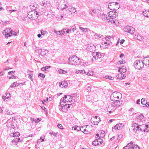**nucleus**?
Here are the masks:
<instances>
[{
	"label": "nucleus",
	"mask_w": 149,
	"mask_h": 149,
	"mask_svg": "<svg viewBox=\"0 0 149 149\" xmlns=\"http://www.w3.org/2000/svg\"><path fill=\"white\" fill-rule=\"evenodd\" d=\"M68 2L64 0H58L56 2V5L58 9L63 10L67 8L68 6Z\"/></svg>",
	"instance_id": "1"
},
{
	"label": "nucleus",
	"mask_w": 149,
	"mask_h": 149,
	"mask_svg": "<svg viewBox=\"0 0 149 149\" xmlns=\"http://www.w3.org/2000/svg\"><path fill=\"white\" fill-rule=\"evenodd\" d=\"M69 62H67V63L74 65H78L80 63L79 58L76 56H73L71 58L68 59Z\"/></svg>",
	"instance_id": "2"
},
{
	"label": "nucleus",
	"mask_w": 149,
	"mask_h": 149,
	"mask_svg": "<svg viewBox=\"0 0 149 149\" xmlns=\"http://www.w3.org/2000/svg\"><path fill=\"white\" fill-rule=\"evenodd\" d=\"M38 16V13L35 10L29 11L28 13L27 17L31 19L34 20L37 19Z\"/></svg>",
	"instance_id": "3"
},
{
	"label": "nucleus",
	"mask_w": 149,
	"mask_h": 149,
	"mask_svg": "<svg viewBox=\"0 0 149 149\" xmlns=\"http://www.w3.org/2000/svg\"><path fill=\"white\" fill-rule=\"evenodd\" d=\"M109 9L111 10H117L120 7L119 4L116 2H111L108 5Z\"/></svg>",
	"instance_id": "4"
},
{
	"label": "nucleus",
	"mask_w": 149,
	"mask_h": 149,
	"mask_svg": "<svg viewBox=\"0 0 149 149\" xmlns=\"http://www.w3.org/2000/svg\"><path fill=\"white\" fill-rule=\"evenodd\" d=\"M136 131L140 130L141 131H143L144 132H146L149 131V126L148 124L146 123V124H143L141 125L136 126Z\"/></svg>",
	"instance_id": "5"
},
{
	"label": "nucleus",
	"mask_w": 149,
	"mask_h": 149,
	"mask_svg": "<svg viewBox=\"0 0 149 149\" xmlns=\"http://www.w3.org/2000/svg\"><path fill=\"white\" fill-rule=\"evenodd\" d=\"M121 104V102L120 101H119L118 100V101H116L113 104H111V105H109L108 107H107V110L108 111L109 110V108L110 107L111 108V110L113 111L117 107L120 106Z\"/></svg>",
	"instance_id": "6"
},
{
	"label": "nucleus",
	"mask_w": 149,
	"mask_h": 149,
	"mask_svg": "<svg viewBox=\"0 0 149 149\" xmlns=\"http://www.w3.org/2000/svg\"><path fill=\"white\" fill-rule=\"evenodd\" d=\"M134 66L136 69L140 70L143 68L144 64L142 61L136 60L135 61L134 63Z\"/></svg>",
	"instance_id": "7"
},
{
	"label": "nucleus",
	"mask_w": 149,
	"mask_h": 149,
	"mask_svg": "<svg viewBox=\"0 0 149 149\" xmlns=\"http://www.w3.org/2000/svg\"><path fill=\"white\" fill-rule=\"evenodd\" d=\"M120 95V93L118 92H115L113 93L110 96V99L112 101H118V100L119 97V95Z\"/></svg>",
	"instance_id": "8"
},
{
	"label": "nucleus",
	"mask_w": 149,
	"mask_h": 149,
	"mask_svg": "<svg viewBox=\"0 0 149 149\" xmlns=\"http://www.w3.org/2000/svg\"><path fill=\"white\" fill-rule=\"evenodd\" d=\"M93 58L91 60L92 61H95L98 60V58H100L102 55L100 52H93L92 54Z\"/></svg>",
	"instance_id": "9"
},
{
	"label": "nucleus",
	"mask_w": 149,
	"mask_h": 149,
	"mask_svg": "<svg viewBox=\"0 0 149 149\" xmlns=\"http://www.w3.org/2000/svg\"><path fill=\"white\" fill-rule=\"evenodd\" d=\"M11 31V28H8L4 31L3 32V34L5 36V38H7L8 37H10L11 36V34H10Z\"/></svg>",
	"instance_id": "10"
},
{
	"label": "nucleus",
	"mask_w": 149,
	"mask_h": 149,
	"mask_svg": "<svg viewBox=\"0 0 149 149\" xmlns=\"http://www.w3.org/2000/svg\"><path fill=\"white\" fill-rule=\"evenodd\" d=\"M124 125L122 123H119L116 124L114 127V128H112V131L114 132L115 130H119L123 127Z\"/></svg>",
	"instance_id": "11"
},
{
	"label": "nucleus",
	"mask_w": 149,
	"mask_h": 149,
	"mask_svg": "<svg viewBox=\"0 0 149 149\" xmlns=\"http://www.w3.org/2000/svg\"><path fill=\"white\" fill-rule=\"evenodd\" d=\"M143 63L147 67H149V56L146 57L143 59Z\"/></svg>",
	"instance_id": "12"
},
{
	"label": "nucleus",
	"mask_w": 149,
	"mask_h": 149,
	"mask_svg": "<svg viewBox=\"0 0 149 149\" xmlns=\"http://www.w3.org/2000/svg\"><path fill=\"white\" fill-rule=\"evenodd\" d=\"M103 142V141L102 139H97L95 140H94L93 142V145L95 146H97L98 145L102 143Z\"/></svg>",
	"instance_id": "13"
},
{
	"label": "nucleus",
	"mask_w": 149,
	"mask_h": 149,
	"mask_svg": "<svg viewBox=\"0 0 149 149\" xmlns=\"http://www.w3.org/2000/svg\"><path fill=\"white\" fill-rule=\"evenodd\" d=\"M40 5L44 7H47L49 6L50 5L49 1H43L40 3Z\"/></svg>",
	"instance_id": "14"
},
{
	"label": "nucleus",
	"mask_w": 149,
	"mask_h": 149,
	"mask_svg": "<svg viewBox=\"0 0 149 149\" xmlns=\"http://www.w3.org/2000/svg\"><path fill=\"white\" fill-rule=\"evenodd\" d=\"M68 83L66 81H64L59 83V86L61 88L66 87L68 86Z\"/></svg>",
	"instance_id": "15"
},
{
	"label": "nucleus",
	"mask_w": 149,
	"mask_h": 149,
	"mask_svg": "<svg viewBox=\"0 0 149 149\" xmlns=\"http://www.w3.org/2000/svg\"><path fill=\"white\" fill-rule=\"evenodd\" d=\"M38 52L42 56L46 55L48 52L47 50H45L44 49H39L38 50Z\"/></svg>",
	"instance_id": "16"
},
{
	"label": "nucleus",
	"mask_w": 149,
	"mask_h": 149,
	"mask_svg": "<svg viewBox=\"0 0 149 149\" xmlns=\"http://www.w3.org/2000/svg\"><path fill=\"white\" fill-rule=\"evenodd\" d=\"M100 118L97 116H95L94 118V120L93 121V124L95 125H96L98 124L99 122L100 121Z\"/></svg>",
	"instance_id": "17"
},
{
	"label": "nucleus",
	"mask_w": 149,
	"mask_h": 149,
	"mask_svg": "<svg viewBox=\"0 0 149 149\" xmlns=\"http://www.w3.org/2000/svg\"><path fill=\"white\" fill-rule=\"evenodd\" d=\"M68 11L71 13H74L77 14V10L75 8L72 7H69L68 9Z\"/></svg>",
	"instance_id": "18"
},
{
	"label": "nucleus",
	"mask_w": 149,
	"mask_h": 149,
	"mask_svg": "<svg viewBox=\"0 0 149 149\" xmlns=\"http://www.w3.org/2000/svg\"><path fill=\"white\" fill-rule=\"evenodd\" d=\"M4 114L6 115H12L14 113L9 109H7L4 111Z\"/></svg>",
	"instance_id": "19"
},
{
	"label": "nucleus",
	"mask_w": 149,
	"mask_h": 149,
	"mask_svg": "<svg viewBox=\"0 0 149 149\" xmlns=\"http://www.w3.org/2000/svg\"><path fill=\"white\" fill-rule=\"evenodd\" d=\"M125 77L126 76L125 75L121 73H119L116 76V77L117 78L120 79H124L125 78Z\"/></svg>",
	"instance_id": "20"
},
{
	"label": "nucleus",
	"mask_w": 149,
	"mask_h": 149,
	"mask_svg": "<svg viewBox=\"0 0 149 149\" xmlns=\"http://www.w3.org/2000/svg\"><path fill=\"white\" fill-rule=\"evenodd\" d=\"M5 95H3L2 96V99L4 100V101H7V99H9L10 97V93H5Z\"/></svg>",
	"instance_id": "21"
},
{
	"label": "nucleus",
	"mask_w": 149,
	"mask_h": 149,
	"mask_svg": "<svg viewBox=\"0 0 149 149\" xmlns=\"http://www.w3.org/2000/svg\"><path fill=\"white\" fill-rule=\"evenodd\" d=\"M118 16V13L116 12L114 14H113V15L112 16L111 18L110 19H109V21H110L111 22V23H115V21L113 20V19L116 17Z\"/></svg>",
	"instance_id": "22"
},
{
	"label": "nucleus",
	"mask_w": 149,
	"mask_h": 149,
	"mask_svg": "<svg viewBox=\"0 0 149 149\" xmlns=\"http://www.w3.org/2000/svg\"><path fill=\"white\" fill-rule=\"evenodd\" d=\"M134 110L133 108H131L128 111V114L130 116H132L133 115L134 113Z\"/></svg>",
	"instance_id": "23"
},
{
	"label": "nucleus",
	"mask_w": 149,
	"mask_h": 149,
	"mask_svg": "<svg viewBox=\"0 0 149 149\" xmlns=\"http://www.w3.org/2000/svg\"><path fill=\"white\" fill-rule=\"evenodd\" d=\"M67 98H68V99H67L66 100H65V102H72L74 103V102H75V101L74 99L72 98L71 97H68V95L67 96Z\"/></svg>",
	"instance_id": "24"
},
{
	"label": "nucleus",
	"mask_w": 149,
	"mask_h": 149,
	"mask_svg": "<svg viewBox=\"0 0 149 149\" xmlns=\"http://www.w3.org/2000/svg\"><path fill=\"white\" fill-rule=\"evenodd\" d=\"M91 33L93 36V38H94L95 39H97L98 38H101V36L98 34L93 32Z\"/></svg>",
	"instance_id": "25"
},
{
	"label": "nucleus",
	"mask_w": 149,
	"mask_h": 149,
	"mask_svg": "<svg viewBox=\"0 0 149 149\" xmlns=\"http://www.w3.org/2000/svg\"><path fill=\"white\" fill-rule=\"evenodd\" d=\"M118 71L121 73H124L126 71V68L125 66H123L121 68L119 67Z\"/></svg>",
	"instance_id": "26"
},
{
	"label": "nucleus",
	"mask_w": 149,
	"mask_h": 149,
	"mask_svg": "<svg viewBox=\"0 0 149 149\" xmlns=\"http://www.w3.org/2000/svg\"><path fill=\"white\" fill-rule=\"evenodd\" d=\"M99 17L102 20H106L107 19V17L106 15L103 14H100Z\"/></svg>",
	"instance_id": "27"
},
{
	"label": "nucleus",
	"mask_w": 149,
	"mask_h": 149,
	"mask_svg": "<svg viewBox=\"0 0 149 149\" xmlns=\"http://www.w3.org/2000/svg\"><path fill=\"white\" fill-rule=\"evenodd\" d=\"M8 125L9 127L13 129H14L16 127V125H14V123L11 122L9 123L8 124Z\"/></svg>",
	"instance_id": "28"
},
{
	"label": "nucleus",
	"mask_w": 149,
	"mask_h": 149,
	"mask_svg": "<svg viewBox=\"0 0 149 149\" xmlns=\"http://www.w3.org/2000/svg\"><path fill=\"white\" fill-rule=\"evenodd\" d=\"M130 28V29L129 30V31L127 33H130L132 34H133L135 32V29L132 26H131Z\"/></svg>",
	"instance_id": "29"
},
{
	"label": "nucleus",
	"mask_w": 149,
	"mask_h": 149,
	"mask_svg": "<svg viewBox=\"0 0 149 149\" xmlns=\"http://www.w3.org/2000/svg\"><path fill=\"white\" fill-rule=\"evenodd\" d=\"M20 134L18 132H15V133H11L10 134V136L15 137H17Z\"/></svg>",
	"instance_id": "30"
},
{
	"label": "nucleus",
	"mask_w": 149,
	"mask_h": 149,
	"mask_svg": "<svg viewBox=\"0 0 149 149\" xmlns=\"http://www.w3.org/2000/svg\"><path fill=\"white\" fill-rule=\"evenodd\" d=\"M68 97L67 95H65L64 96L63 99H61L60 100V104H62V103H65L66 102H65V99L67 98Z\"/></svg>",
	"instance_id": "31"
},
{
	"label": "nucleus",
	"mask_w": 149,
	"mask_h": 149,
	"mask_svg": "<svg viewBox=\"0 0 149 149\" xmlns=\"http://www.w3.org/2000/svg\"><path fill=\"white\" fill-rule=\"evenodd\" d=\"M116 11H110L108 13V16L109 17H110V19L111 18L112 16L113 15V14L116 13Z\"/></svg>",
	"instance_id": "32"
},
{
	"label": "nucleus",
	"mask_w": 149,
	"mask_h": 149,
	"mask_svg": "<svg viewBox=\"0 0 149 149\" xmlns=\"http://www.w3.org/2000/svg\"><path fill=\"white\" fill-rule=\"evenodd\" d=\"M143 15L146 17H149V10H146L143 11Z\"/></svg>",
	"instance_id": "33"
},
{
	"label": "nucleus",
	"mask_w": 149,
	"mask_h": 149,
	"mask_svg": "<svg viewBox=\"0 0 149 149\" xmlns=\"http://www.w3.org/2000/svg\"><path fill=\"white\" fill-rule=\"evenodd\" d=\"M71 105V104H65V105H64L63 104V110H68V109L69 108H70V105Z\"/></svg>",
	"instance_id": "34"
},
{
	"label": "nucleus",
	"mask_w": 149,
	"mask_h": 149,
	"mask_svg": "<svg viewBox=\"0 0 149 149\" xmlns=\"http://www.w3.org/2000/svg\"><path fill=\"white\" fill-rule=\"evenodd\" d=\"M72 129L73 130H77V131H79V130H81V128L80 127H79L77 126H74L72 127Z\"/></svg>",
	"instance_id": "35"
},
{
	"label": "nucleus",
	"mask_w": 149,
	"mask_h": 149,
	"mask_svg": "<svg viewBox=\"0 0 149 149\" xmlns=\"http://www.w3.org/2000/svg\"><path fill=\"white\" fill-rule=\"evenodd\" d=\"M76 73L77 74H80V73H86V72L84 70H77L76 71Z\"/></svg>",
	"instance_id": "36"
},
{
	"label": "nucleus",
	"mask_w": 149,
	"mask_h": 149,
	"mask_svg": "<svg viewBox=\"0 0 149 149\" xmlns=\"http://www.w3.org/2000/svg\"><path fill=\"white\" fill-rule=\"evenodd\" d=\"M137 39L139 40H142L144 39L143 37L140 34L137 35Z\"/></svg>",
	"instance_id": "37"
},
{
	"label": "nucleus",
	"mask_w": 149,
	"mask_h": 149,
	"mask_svg": "<svg viewBox=\"0 0 149 149\" xmlns=\"http://www.w3.org/2000/svg\"><path fill=\"white\" fill-rule=\"evenodd\" d=\"M63 104H60L58 105L59 109L60 111H64L63 108Z\"/></svg>",
	"instance_id": "38"
},
{
	"label": "nucleus",
	"mask_w": 149,
	"mask_h": 149,
	"mask_svg": "<svg viewBox=\"0 0 149 149\" xmlns=\"http://www.w3.org/2000/svg\"><path fill=\"white\" fill-rule=\"evenodd\" d=\"M79 28L83 32L86 33L87 32V28H82L80 26H79Z\"/></svg>",
	"instance_id": "39"
},
{
	"label": "nucleus",
	"mask_w": 149,
	"mask_h": 149,
	"mask_svg": "<svg viewBox=\"0 0 149 149\" xmlns=\"http://www.w3.org/2000/svg\"><path fill=\"white\" fill-rule=\"evenodd\" d=\"M32 71H31L30 72L29 74V78L32 81H33V79L32 77V76L33 75V74L31 72H32Z\"/></svg>",
	"instance_id": "40"
},
{
	"label": "nucleus",
	"mask_w": 149,
	"mask_h": 149,
	"mask_svg": "<svg viewBox=\"0 0 149 149\" xmlns=\"http://www.w3.org/2000/svg\"><path fill=\"white\" fill-rule=\"evenodd\" d=\"M45 137L44 136H43L40 137V139H39L37 143H38V142H41L42 141H44V138Z\"/></svg>",
	"instance_id": "41"
},
{
	"label": "nucleus",
	"mask_w": 149,
	"mask_h": 149,
	"mask_svg": "<svg viewBox=\"0 0 149 149\" xmlns=\"http://www.w3.org/2000/svg\"><path fill=\"white\" fill-rule=\"evenodd\" d=\"M85 74L88 75L93 76V71H89L87 72H86Z\"/></svg>",
	"instance_id": "42"
},
{
	"label": "nucleus",
	"mask_w": 149,
	"mask_h": 149,
	"mask_svg": "<svg viewBox=\"0 0 149 149\" xmlns=\"http://www.w3.org/2000/svg\"><path fill=\"white\" fill-rule=\"evenodd\" d=\"M58 72L60 74L62 73L63 74H65L67 73V72L66 71L63 70L62 69H60L58 70Z\"/></svg>",
	"instance_id": "43"
},
{
	"label": "nucleus",
	"mask_w": 149,
	"mask_h": 149,
	"mask_svg": "<svg viewBox=\"0 0 149 149\" xmlns=\"http://www.w3.org/2000/svg\"><path fill=\"white\" fill-rule=\"evenodd\" d=\"M104 78H106V79H109V80H113V79H114V78L113 77H111L110 76H105V77H104Z\"/></svg>",
	"instance_id": "44"
},
{
	"label": "nucleus",
	"mask_w": 149,
	"mask_h": 149,
	"mask_svg": "<svg viewBox=\"0 0 149 149\" xmlns=\"http://www.w3.org/2000/svg\"><path fill=\"white\" fill-rule=\"evenodd\" d=\"M11 76L10 75H9L8 74V76H7V77L10 79H15L16 78L15 76L13 75L12 74H11Z\"/></svg>",
	"instance_id": "45"
},
{
	"label": "nucleus",
	"mask_w": 149,
	"mask_h": 149,
	"mask_svg": "<svg viewBox=\"0 0 149 149\" xmlns=\"http://www.w3.org/2000/svg\"><path fill=\"white\" fill-rule=\"evenodd\" d=\"M131 26H127L125 28L124 31L125 32H128L129 29H130V28Z\"/></svg>",
	"instance_id": "46"
},
{
	"label": "nucleus",
	"mask_w": 149,
	"mask_h": 149,
	"mask_svg": "<svg viewBox=\"0 0 149 149\" xmlns=\"http://www.w3.org/2000/svg\"><path fill=\"white\" fill-rule=\"evenodd\" d=\"M91 86H88L87 85L86 86V90L87 91H91Z\"/></svg>",
	"instance_id": "47"
},
{
	"label": "nucleus",
	"mask_w": 149,
	"mask_h": 149,
	"mask_svg": "<svg viewBox=\"0 0 149 149\" xmlns=\"http://www.w3.org/2000/svg\"><path fill=\"white\" fill-rule=\"evenodd\" d=\"M42 35L44 36L45 34H47L48 33L47 31H44L42 30L40 31Z\"/></svg>",
	"instance_id": "48"
},
{
	"label": "nucleus",
	"mask_w": 149,
	"mask_h": 149,
	"mask_svg": "<svg viewBox=\"0 0 149 149\" xmlns=\"http://www.w3.org/2000/svg\"><path fill=\"white\" fill-rule=\"evenodd\" d=\"M17 83L16 82H14L13 83L12 85L10 86V87L12 88L17 86Z\"/></svg>",
	"instance_id": "49"
},
{
	"label": "nucleus",
	"mask_w": 149,
	"mask_h": 149,
	"mask_svg": "<svg viewBox=\"0 0 149 149\" xmlns=\"http://www.w3.org/2000/svg\"><path fill=\"white\" fill-rule=\"evenodd\" d=\"M92 49V50H94L96 48V47L95 45H94L93 44H91V45H90V47Z\"/></svg>",
	"instance_id": "50"
},
{
	"label": "nucleus",
	"mask_w": 149,
	"mask_h": 149,
	"mask_svg": "<svg viewBox=\"0 0 149 149\" xmlns=\"http://www.w3.org/2000/svg\"><path fill=\"white\" fill-rule=\"evenodd\" d=\"M144 117V116L143 115H139L138 116H137V119L140 120H141L142 119H143Z\"/></svg>",
	"instance_id": "51"
},
{
	"label": "nucleus",
	"mask_w": 149,
	"mask_h": 149,
	"mask_svg": "<svg viewBox=\"0 0 149 149\" xmlns=\"http://www.w3.org/2000/svg\"><path fill=\"white\" fill-rule=\"evenodd\" d=\"M77 95V93H76L74 94H72L70 95H68V97H72V98L74 99V98L75 96H76Z\"/></svg>",
	"instance_id": "52"
},
{
	"label": "nucleus",
	"mask_w": 149,
	"mask_h": 149,
	"mask_svg": "<svg viewBox=\"0 0 149 149\" xmlns=\"http://www.w3.org/2000/svg\"><path fill=\"white\" fill-rule=\"evenodd\" d=\"M38 76L40 77H42V78L43 79L45 77V75L44 74L41 73H40L38 74Z\"/></svg>",
	"instance_id": "53"
},
{
	"label": "nucleus",
	"mask_w": 149,
	"mask_h": 149,
	"mask_svg": "<svg viewBox=\"0 0 149 149\" xmlns=\"http://www.w3.org/2000/svg\"><path fill=\"white\" fill-rule=\"evenodd\" d=\"M65 31L67 33H69L71 32V29H65Z\"/></svg>",
	"instance_id": "54"
},
{
	"label": "nucleus",
	"mask_w": 149,
	"mask_h": 149,
	"mask_svg": "<svg viewBox=\"0 0 149 149\" xmlns=\"http://www.w3.org/2000/svg\"><path fill=\"white\" fill-rule=\"evenodd\" d=\"M131 143H129L127 145L123 148V149H129L130 148L128 145H131Z\"/></svg>",
	"instance_id": "55"
},
{
	"label": "nucleus",
	"mask_w": 149,
	"mask_h": 149,
	"mask_svg": "<svg viewBox=\"0 0 149 149\" xmlns=\"http://www.w3.org/2000/svg\"><path fill=\"white\" fill-rule=\"evenodd\" d=\"M105 132L103 131V130H101V134H100V137H103L104 136H105L104 134Z\"/></svg>",
	"instance_id": "56"
},
{
	"label": "nucleus",
	"mask_w": 149,
	"mask_h": 149,
	"mask_svg": "<svg viewBox=\"0 0 149 149\" xmlns=\"http://www.w3.org/2000/svg\"><path fill=\"white\" fill-rule=\"evenodd\" d=\"M10 34H11V36L12 35H14L15 36H16L17 35V34L14 31H12V30H11V32L10 33Z\"/></svg>",
	"instance_id": "57"
},
{
	"label": "nucleus",
	"mask_w": 149,
	"mask_h": 149,
	"mask_svg": "<svg viewBox=\"0 0 149 149\" xmlns=\"http://www.w3.org/2000/svg\"><path fill=\"white\" fill-rule=\"evenodd\" d=\"M132 149H139V147L137 145L136 146L134 144V146L132 148Z\"/></svg>",
	"instance_id": "58"
},
{
	"label": "nucleus",
	"mask_w": 149,
	"mask_h": 149,
	"mask_svg": "<svg viewBox=\"0 0 149 149\" xmlns=\"http://www.w3.org/2000/svg\"><path fill=\"white\" fill-rule=\"evenodd\" d=\"M141 102L142 104L144 105L145 104V100L144 98H142L141 99Z\"/></svg>",
	"instance_id": "59"
},
{
	"label": "nucleus",
	"mask_w": 149,
	"mask_h": 149,
	"mask_svg": "<svg viewBox=\"0 0 149 149\" xmlns=\"http://www.w3.org/2000/svg\"><path fill=\"white\" fill-rule=\"evenodd\" d=\"M111 38V36H108L105 38V39L108 41H109V40H110V38Z\"/></svg>",
	"instance_id": "60"
},
{
	"label": "nucleus",
	"mask_w": 149,
	"mask_h": 149,
	"mask_svg": "<svg viewBox=\"0 0 149 149\" xmlns=\"http://www.w3.org/2000/svg\"><path fill=\"white\" fill-rule=\"evenodd\" d=\"M57 126L59 128H60L61 129H63V126L61 124H58L57 125Z\"/></svg>",
	"instance_id": "61"
},
{
	"label": "nucleus",
	"mask_w": 149,
	"mask_h": 149,
	"mask_svg": "<svg viewBox=\"0 0 149 149\" xmlns=\"http://www.w3.org/2000/svg\"><path fill=\"white\" fill-rule=\"evenodd\" d=\"M130 143H131V145H128L130 147V148H132L133 147V146H134V144L132 142H130Z\"/></svg>",
	"instance_id": "62"
},
{
	"label": "nucleus",
	"mask_w": 149,
	"mask_h": 149,
	"mask_svg": "<svg viewBox=\"0 0 149 149\" xmlns=\"http://www.w3.org/2000/svg\"><path fill=\"white\" fill-rule=\"evenodd\" d=\"M54 32L56 33L57 35H60V31H57L55 30H54Z\"/></svg>",
	"instance_id": "63"
},
{
	"label": "nucleus",
	"mask_w": 149,
	"mask_h": 149,
	"mask_svg": "<svg viewBox=\"0 0 149 149\" xmlns=\"http://www.w3.org/2000/svg\"><path fill=\"white\" fill-rule=\"evenodd\" d=\"M122 137V135L120 134V135H118V137L116 138V139L118 140H119Z\"/></svg>",
	"instance_id": "64"
}]
</instances>
